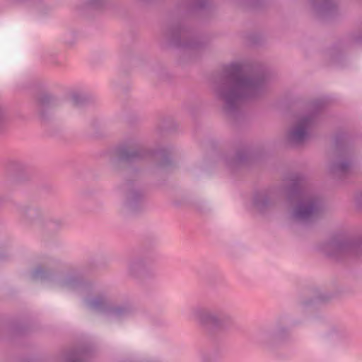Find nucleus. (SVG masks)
<instances>
[{"label":"nucleus","instance_id":"f257e3e1","mask_svg":"<svg viewBox=\"0 0 362 362\" xmlns=\"http://www.w3.org/2000/svg\"><path fill=\"white\" fill-rule=\"evenodd\" d=\"M185 30L181 26H170L165 31L166 37L174 46L187 49L190 54L200 53L208 47V40L202 37L192 38L182 42Z\"/></svg>","mask_w":362,"mask_h":362},{"label":"nucleus","instance_id":"f03ea898","mask_svg":"<svg viewBox=\"0 0 362 362\" xmlns=\"http://www.w3.org/2000/svg\"><path fill=\"white\" fill-rule=\"evenodd\" d=\"M107 0H77L75 9L81 14L90 11H102L107 6Z\"/></svg>","mask_w":362,"mask_h":362},{"label":"nucleus","instance_id":"7ed1b4c3","mask_svg":"<svg viewBox=\"0 0 362 362\" xmlns=\"http://www.w3.org/2000/svg\"><path fill=\"white\" fill-rule=\"evenodd\" d=\"M314 11L318 16L327 14L335 6L334 0H312Z\"/></svg>","mask_w":362,"mask_h":362},{"label":"nucleus","instance_id":"20e7f679","mask_svg":"<svg viewBox=\"0 0 362 362\" xmlns=\"http://www.w3.org/2000/svg\"><path fill=\"white\" fill-rule=\"evenodd\" d=\"M250 66H252V64L250 59L242 58L231 62L228 68H247Z\"/></svg>","mask_w":362,"mask_h":362},{"label":"nucleus","instance_id":"39448f33","mask_svg":"<svg viewBox=\"0 0 362 362\" xmlns=\"http://www.w3.org/2000/svg\"><path fill=\"white\" fill-rule=\"evenodd\" d=\"M191 10L197 9L205 5L206 0H182Z\"/></svg>","mask_w":362,"mask_h":362},{"label":"nucleus","instance_id":"423d86ee","mask_svg":"<svg viewBox=\"0 0 362 362\" xmlns=\"http://www.w3.org/2000/svg\"><path fill=\"white\" fill-rule=\"evenodd\" d=\"M310 209L309 208L308 209H306V210H305V211H303V212L300 211V212L299 213V215H300V216H304V215H305V214H307L310 213Z\"/></svg>","mask_w":362,"mask_h":362},{"label":"nucleus","instance_id":"0eeeda50","mask_svg":"<svg viewBox=\"0 0 362 362\" xmlns=\"http://www.w3.org/2000/svg\"><path fill=\"white\" fill-rule=\"evenodd\" d=\"M295 137L300 139L301 136H300V134H298V133H296Z\"/></svg>","mask_w":362,"mask_h":362}]
</instances>
